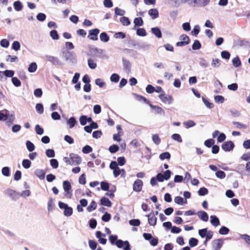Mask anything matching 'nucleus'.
I'll return each instance as SVG.
<instances>
[{"label": "nucleus", "mask_w": 250, "mask_h": 250, "mask_svg": "<svg viewBox=\"0 0 250 250\" xmlns=\"http://www.w3.org/2000/svg\"><path fill=\"white\" fill-rule=\"evenodd\" d=\"M119 248H123V250H130V246L128 241H123L119 239L116 242L115 244Z\"/></svg>", "instance_id": "1"}, {"label": "nucleus", "mask_w": 250, "mask_h": 250, "mask_svg": "<svg viewBox=\"0 0 250 250\" xmlns=\"http://www.w3.org/2000/svg\"><path fill=\"white\" fill-rule=\"evenodd\" d=\"M159 98L165 104H170L172 103L173 99L171 95H166L164 92L159 95Z\"/></svg>", "instance_id": "2"}, {"label": "nucleus", "mask_w": 250, "mask_h": 250, "mask_svg": "<svg viewBox=\"0 0 250 250\" xmlns=\"http://www.w3.org/2000/svg\"><path fill=\"white\" fill-rule=\"evenodd\" d=\"M100 33V30L98 28H95L89 30L88 35L87 37L91 40L97 41L98 40V35Z\"/></svg>", "instance_id": "3"}, {"label": "nucleus", "mask_w": 250, "mask_h": 250, "mask_svg": "<svg viewBox=\"0 0 250 250\" xmlns=\"http://www.w3.org/2000/svg\"><path fill=\"white\" fill-rule=\"evenodd\" d=\"M45 58L48 62H51L53 65H62L63 64L62 62L57 57L51 55H46Z\"/></svg>", "instance_id": "4"}, {"label": "nucleus", "mask_w": 250, "mask_h": 250, "mask_svg": "<svg viewBox=\"0 0 250 250\" xmlns=\"http://www.w3.org/2000/svg\"><path fill=\"white\" fill-rule=\"evenodd\" d=\"M221 147L224 151H230L234 148V144L232 141H229L223 143Z\"/></svg>", "instance_id": "5"}, {"label": "nucleus", "mask_w": 250, "mask_h": 250, "mask_svg": "<svg viewBox=\"0 0 250 250\" xmlns=\"http://www.w3.org/2000/svg\"><path fill=\"white\" fill-rule=\"evenodd\" d=\"M69 156L71 159V165H78L81 163V158L78 155L70 153Z\"/></svg>", "instance_id": "6"}, {"label": "nucleus", "mask_w": 250, "mask_h": 250, "mask_svg": "<svg viewBox=\"0 0 250 250\" xmlns=\"http://www.w3.org/2000/svg\"><path fill=\"white\" fill-rule=\"evenodd\" d=\"M62 187L65 192V196L70 197L72 194L70 192L71 186L70 182L68 181H64L63 182Z\"/></svg>", "instance_id": "7"}, {"label": "nucleus", "mask_w": 250, "mask_h": 250, "mask_svg": "<svg viewBox=\"0 0 250 250\" xmlns=\"http://www.w3.org/2000/svg\"><path fill=\"white\" fill-rule=\"evenodd\" d=\"M91 50L94 53V55L97 57L104 58L105 56V50L103 49L94 48Z\"/></svg>", "instance_id": "8"}, {"label": "nucleus", "mask_w": 250, "mask_h": 250, "mask_svg": "<svg viewBox=\"0 0 250 250\" xmlns=\"http://www.w3.org/2000/svg\"><path fill=\"white\" fill-rule=\"evenodd\" d=\"M143 182L140 179L135 180L133 185V189L136 192H140L141 191L143 187Z\"/></svg>", "instance_id": "9"}, {"label": "nucleus", "mask_w": 250, "mask_h": 250, "mask_svg": "<svg viewBox=\"0 0 250 250\" xmlns=\"http://www.w3.org/2000/svg\"><path fill=\"white\" fill-rule=\"evenodd\" d=\"M5 194L11 197L13 200H17L19 197V193L11 188H8L5 191Z\"/></svg>", "instance_id": "10"}, {"label": "nucleus", "mask_w": 250, "mask_h": 250, "mask_svg": "<svg viewBox=\"0 0 250 250\" xmlns=\"http://www.w3.org/2000/svg\"><path fill=\"white\" fill-rule=\"evenodd\" d=\"M148 218V223L150 226H155L157 223V218L155 216L153 212H151L148 215H146Z\"/></svg>", "instance_id": "11"}, {"label": "nucleus", "mask_w": 250, "mask_h": 250, "mask_svg": "<svg viewBox=\"0 0 250 250\" xmlns=\"http://www.w3.org/2000/svg\"><path fill=\"white\" fill-rule=\"evenodd\" d=\"M213 248L214 250H219L223 246V240L222 239H218L213 241Z\"/></svg>", "instance_id": "12"}, {"label": "nucleus", "mask_w": 250, "mask_h": 250, "mask_svg": "<svg viewBox=\"0 0 250 250\" xmlns=\"http://www.w3.org/2000/svg\"><path fill=\"white\" fill-rule=\"evenodd\" d=\"M96 236L98 239V241L101 244L103 245L106 244L107 240L104 238H102V237H105V234L102 233L100 231H97L96 232Z\"/></svg>", "instance_id": "13"}, {"label": "nucleus", "mask_w": 250, "mask_h": 250, "mask_svg": "<svg viewBox=\"0 0 250 250\" xmlns=\"http://www.w3.org/2000/svg\"><path fill=\"white\" fill-rule=\"evenodd\" d=\"M123 64L124 70L129 73L131 70V63L130 62L125 58H123Z\"/></svg>", "instance_id": "14"}, {"label": "nucleus", "mask_w": 250, "mask_h": 250, "mask_svg": "<svg viewBox=\"0 0 250 250\" xmlns=\"http://www.w3.org/2000/svg\"><path fill=\"white\" fill-rule=\"evenodd\" d=\"M45 171L41 169H37L34 171L35 175L41 180L45 178Z\"/></svg>", "instance_id": "15"}, {"label": "nucleus", "mask_w": 250, "mask_h": 250, "mask_svg": "<svg viewBox=\"0 0 250 250\" xmlns=\"http://www.w3.org/2000/svg\"><path fill=\"white\" fill-rule=\"evenodd\" d=\"M199 218L204 222H207L208 220V216L207 213L204 211H199L197 212Z\"/></svg>", "instance_id": "16"}, {"label": "nucleus", "mask_w": 250, "mask_h": 250, "mask_svg": "<svg viewBox=\"0 0 250 250\" xmlns=\"http://www.w3.org/2000/svg\"><path fill=\"white\" fill-rule=\"evenodd\" d=\"M148 14L152 19H155L159 16V12L157 9L152 8L149 10Z\"/></svg>", "instance_id": "17"}, {"label": "nucleus", "mask_w": 250, "mask_h": 250, "mask_svg": "<svg viewBox=\"0 0 250 250\" xmlns=\"http://www.w3.org/2000/svg\"><path fill=\"white\" fill-rule=\"evenodd\" d=\"M210 223L213 226L216 227L220 225V223L219 218L215 215H211L210 217Z\"/></svg>", "instance_id": "18"}, {"label": "nucleus", "mask_w": 250, "mask_h": 250, "mask_svg": "<svg viewBox=\"0 0 250 250\" xmlns=\"http://www.w3.org/2000/svg\"><path fill=\"white\" fill-rule=\"evenodd\" d=\"M14 75V71L11 70H6L4 71H0V77H2V75H4L6 77L12 78Z\"/></svg>", "instance_id": "19"}, {"label": "nucleus", "mask_w": 250, "mask_h": 250, "mask_svg": "<svg viewBox=\"0 0 250 250\" xmlns=\"http://www.w3.org/2000/svg\"><path fill=\"white\" fill-rule=\"evenodd\" d=\"M149 105L151 108L154 109L157 113L162 114L163 115H165V111L161 107L156 105H154L151 104H150Z\"/></svg>", "instance_id": "20"}, {"label": "nucleus", "mask_w": 250, "mask_h": 250, "mask_svg": "<svg viewBox=\"0 0 250 250\" xmlns=\"http://www.w3.org/2000/svg\"><path fill=\"white\" fill-rule=\"evenodd\" d=\"M133 95L138 101L140 102H144V103H146L148 105H149V104H150V101L144 96L138 95L136 93H133Z\"/></svg>", "instance_id": "21"}, {"label": "nucleus", "mask_w": 250, "mask_h": 250, "mask_svg": "<svg viewBox=\"0 0 250 250\" xmlns=\"http://www.w3.org/2000/svg\"><path fill=\"white\" fill-rule=\"evenodd\" d=\"M101 204L104 206L107 207H110L111 206V202L109 200L108 198L104 197L101 199Z\"/></svg>", "instance_id": "22"}, {"label": "nucleus", "mask_w": 250, "mask_h": 250, "mask_svg": "<svg viewBox=\"0 0 250 250\" xmlns=\"http://www.w3.org/2000/svg\"><path fill=\"white\" fill-rule=\"evenodd\" d=\"M64 58L66 61H69L73 62V56L72 52L67 51L66 52L63 53Z\"/></svg>", "instance_id": "23"}, {"label": "nucleus", "mask_w": 250, "mask_h": 250, "mask_svg": "<svg viewBox=\"0 0 250 250\" xmlns=\"http://www.w3.org/2000/svg\"><path fill=\"white\" fill-rule=\"evenodd\" d=\"M152 33L158 38L162 37V32L159 27H153L151 29Z\"/></svg>", "instance_id": "24"}, {"label": "nucleus", "mask_w": 250, "mask_h": 250, "mask_svg": "<svg viewBox=\"0 0 250 250\" xmlns=\"http://www.w3.org/2000/svg\"><path fill=\"white\" fill-rule=\"evenodd\" d=\"M100 40L104 42H106L109 40V37L106 32H102L100 35Z\"/></svg>", "instance_id": "25"}, {"label": "nucleus", "mask_w": 250, "mask_h": 250, "mask_svg": "<svg viewBox=\"0 0 250 250\" xmlns=\"http://www.w3.org/2000/svg\"><path fill=\"white\" fill-rule=\"evenodd\" d=\"M174 202L180 205H183L184 204H186L187 203V200H184L181 196H176L174 198Z\"/></svg>", "instance_id": "26"}, {"label": "nucleus", "mask_w": 250, "mask_h": 250, "mask_svg": "<svg viewBox=\"0 0 250 250\" xmlns=\"http://www.w3.org/2000/svg\"><path fill=\"white\" fill-rule=\"evenodd\" d=\"M13 6L15 10L20 11L22 10L23 6L20 1H16L13 3Z\"/></svg>", "instance_id": "27"}, {"label": "nucleus", "mask_w": 250, "mask_h": 250, "mask_svg": "<svg viewBox=\"0 0 250 250\" xmlns=\"http://www.w3.org/2000/svg\"><path fill=\"white\" fill-rule=\"evenodd\" d=\"M96 208L97 203L95 201H92L90 205L87 207L86 210L88 212H90L96 209Z\"/></svg>", "instance_id": "28"}, {"label": "nucleus", "mask_w": 250, "mask_h": 250, "mask_svg": "<svg viewBox=\"0 0 250 250\" xmlns=\"http://www.w3.org/2000/svg\"><path fill=\"white\" fill-rule=\"evenodd\" d=\"M87 64L89 67L91 69H94L97 67V63L95 62L94 60L91 58L88 59Z\"/></svg>", "instance_id": "29"}, {"label": "nucleus", "mask_w": 250, "mask_h": 250, "mask_svg": "<svg viewBox=\"0 0 250 250\" xmlns=\"http://www.w3.org/2000/svg\"><path fill=\"white\" fill-rule=\"evenodd\" d=\"M76 123V120L74 117H70L67 121V124L69 125L70 128H73L75 126Z\"/></svg>", "instance_id": "30"}, {"label": "nucleus", "mask_w": 250, "mask_h": 250, "mask_svg": "<svg viewBox=\"0 0 250 250\" xmlns=\"http://www.w3.org/2000/svg\"><path fill=\"white\" fill-rule=\"evenodd\" d=\"M232 62L234 66L238 67L241 65V62L238 56H236L232 60Z\"/></svg>", "instance_id": "31"}, {"label": "nucleus", "mask_w": 250, "mask_h": 250, "mask_svg": "<svg viewBox=\"0 0 250 250\" xmlns=\"http://www.w3.org/2000/svg\"><path fill=\"white\" fill-rule=\"evenodd\" d=\"M202 101L205 104V105L208 108L211 109L214 107V104L213 103H210L208 101V99L205 98L204 97H202Z\"/></svg>", "instance_id": "32"}, {"label": "nucleus", "mask_w": 250, "mask_h": 250, "mask_svg": "<svg viewBox=\"0 0 250 250\" xmlns=\"http://www.w3.org/2000/svg\"><path fill=\"white\" fill-rule=\"evenodd\" d=\"M37 69V65L36 62H32L30 64L28 71L30 73H33L36 71Z\"/></svg>", "instance_id": "33"}, {"label": "nucleus", "mask_w": 250, "mask_h": 250, "mask_svg": "<svg viewBox=\"0 0 250 250\" xmlns=\"http://www.w3.org/2000/svg\"><path fill=\"white\" fill-rule=\"evenodd\" d=\"M170 154L168 152H163L159 155V158L161 160H164L166 159L169 160L170 158Z\"/></svg>", "instance_id": "34"}, {"label": "nucleus", "mask_w": 250, "mask_h": 250, "mask_svg": "<svg viewBox=\"0 0 250 250\" xmlns=\"http://www.w3.org/2000/svg\"><path fill=\"white\" fill-rule=\"evenodd\" d=\"M26 146L27 150L29 152H32L35 148L34 145L30 141H27L26 142Z\"/></svg>", "instance_id": "35"}, {"label": "nucleus", "mask_w": 250, "mask_h": 250, "mask_svg": "<svg viewBox=\"0 0 250 250\" xmlns=\"http://www.w3.org/2000/svg\"><path fill=\"white\" fill-rule=\"evenodd\" d=\"M201 48V44L198 40H195L192 45V48L194 50H199Z\"/></svg>", "instance_id": "36"}, {"label": "nucleus", "mask_w": 250, "mask_h": 250, "mask_svg": "<svg viewBox=\"0 0 250 250\" xmlns=\"http://www.w3.org/2000/svg\"><path fill=\"white\" fill-rule=\"evenodd\" d=\"M73 213V209L72 208L67 207L64 209L63 214L65 216H70Z\"/></svg>", "instance_id": "37"}, {"label": "nucleus", "mask_w": 250, "mask_h": 250, "mask_svg": "<svg viewBox=\"0 0 250 250\" xmlns=\"http://www.w3.org/2000/svg\"><path fill=\"white\" fill-rule=\"evenodd\" d=\"M136 34L139 36L145 37L146 35V33L144 28H140L137 29Z\"/></svg>", "instance_id": "38"}, {"label": "nucleus", "mask_w": 250, "mask_h": 250, "mask_svg": "<svg viewBox=\"0 0 250 250\" xmlns=\"http://www.w3.org/2000/svg\"><path fill=\"white\" fill-rule=\"evenodd\" d=\"M229 231V228L225 226H222L219 230V233L221 235H226Z\"/></svg>", "instance_id": "39"}, {"label": "nucleus", "mask_w": 250, "mask_h": 250, "mask_svg": "<svg viewBox=\"0 0 250 250\" xmlns=\"http://www.w3.org/2000/svg\"><path fill=\"white\" fill-rule=\"evenodd\" d=\"M199 63L200 65L203 68H207L208 66V62L203 58H199Z\"/></svg>", "instance_id": "40"}, {"label": "nucleus", "mask_w": 250, "mask_h": 250, "mask_svg": "<svg viewBox=\"0 0 250 250\" xmlns=\"http://www.w3.org/2000/svg\"><path fill=\"white\" fill-rule=\"evenodd\" d=\"M31 162L28 159H24L22 161V165L25 169H28L30 167Z\"/></svg>", "instance_id": "41"}, {"label": "nucleus", "mask_w": 250, "mask_h": 250, "mask_svg": "<svg viewBox=\"0 0 250 250\" xmlns=\"http://www.w3.org/2000/svg\"><path fill=\"white\" fill-rule=\"evenodd\" d=\"M143 20L141 17L136 18L134 20V23L135 26H142L143 25Z\"/></svg>", "instance_id": "42"}, {"label": "nucleus", "mask_w": 250, "mask_h": 250, "mask_svg": "<svg viewBox=\"0 0 250 250\" xmlns=\"http://www.w3.org/2000/svg\"><path fill=\"white\" fill-rule=\"evenodd\" d=\"M120 76L116 73L112 74L110 78V80L112 82L117 83L120 80Z\"/></svg>", "instance_id": "43"}, {"label": "nucleus", "mask_w": 250, "mask_h": 250, "mask_svg": "<svg viewBox=\"0 0 250 250\" xmlns=\"http://www.w3.org/2000/svg\"><path fill=\"white\" fill-rule=\"evenodd\" d=\"M120 22L123 25L127 26L130 24V21L127 17H123L120 19Z\"/></svg>", "instance_id": "44"}, {"label": "nucleus", "mask_w": 250, "mask_h": 250, "mask_svg": "<svg viewBox=\"0 0 250 250\" xmlns=\"http://www.w3.org/2000/svg\"><path fill=\"white\" fill-rule=\"evenodd\" d=\"M50 36L53 40H57L59 39L58 32L56 30H52L50 32Z\"/></svg>", "instance_id": "45"}, {"label": "nucleus", "mask_w": 250, "mask_h": 250, "mask_svg": "<svg viewBox=\"0 0 250 250\" xmlns=\"http://www.w3.org/2000/svg\"><path fill=\"white\" fill-rule=\"evenodd\" d=\"M119 149V147L117 145H113L109 146V151L111 153H115Z\"/></svg>", "instance_id": "46"}, {"label": "nucleus", "mask_w": 250, "mask_h": 250, "mask_svg": "<svg viewBox=\"0 0 250 250\" xmlns=\"http://www.w3.org/2000/svg\"><path fill=\"white\" fill-rule=\"evenodd\" d=\"M122 171H123V173L124 175L125 174V172L124 169H120L119 167L118 168L116 169H115L113 171V175L116 178L120 174L122 173Z\"/></svg>", "instance_id": "47"}, {"label": "nucleus", "mask_w": 250, "mask_h": 250, "mask_svg": "<svg viewBox=\"0 0 250 250\" xmlns=\"http://www.w3.org/2000/svg\"><path fill=\"white\" fill-rule=\"evenodd\" d=\"M184 125L188 128L195 125V122L192 120H188L183 123Z\"/></svg>", "instance_id": "48"}, {"label": "nucleus", "mask_w": 250, "mask_h": 250, "mask_svg": "<svg viewBox=\"0 0 250 250\" xmlns=\"http://www.w3.org/2000/svg\"><path fill=\"white\" fill-rule=\"evenodd\" d=\"M187 2L189 5L196 7L198 6V4L200 2V0H187Z\"/></svg>", "instance_id": "49"}, {"label": "nucleus", "mask_w": 250, "mask_h": 250, "mask_svg": "<svg viewBox=\"0 0 250 250\" xmlns=\"http://www.w3.org/2000/svg\"><path fill=\"white\" fill-rule=\"evenodd\" d=\"M215 143V141L213 139H209L206 140L204 142V145L207 147H210L212 146Z\"/></svg>", "instance_id": "50"}, {"label": "nucleus", "mask_w": 250, "mask_h": 250, "mask_svg": "<svg viewBox=\"0 0 250 250\" xmlns=\"http://www.w3.org/2000/svg\"><path fill=\"white\" fill-rule=\"evenodd\" d=\"M35 130L38 135H41L43 134L44 130L43 128L41 127L40 125H35Z\"/></svg>", "instance_id": "51"}, {"label": "nucleus", "mask_w": 250, "mask_h": 250, "mask_svg": "<svg viewBox=\"0 0 250 250\" xmlns=\"http://www.w3.org/2000/svg\"><path fill=\"white\" fill-rule=\"evenodd\" d=\"M50 164L52 168L56 169L58 167L59 163L57 159H52L50 160Z\"/></svg>", "instance_id": "52"}, {"label": "nucleus", "mask_w": 250, "mask_h": 250, "mask_svg": "<svg viewBox=\"0 0 250 250\" xmlns=\"http://www.w3.org/2000/svg\"><path fill=\"white\" fill-rule=\"evenodd\" d=\"M46 155L49 158H53L55 156V153L53 149H48L45 151Z\"/></svg>", "instance_id": "53"}, {"label": "nucleus", "mask_w": 250, "mask_h": 250, "mask_svg": "<svg viewBox=\"0 0 250 250\" xmlns=\"http://www.w3.org/2000/svg\"><path fill=\"white\" fill-rule=\"evenodd\" d=\"M198 243V240L196 238H191L189 240V245L191 247H194L197 245Z\"/></svg>", "instance_id": "54"}, {"label": "nucleus", "mask_w": 250, "mask_h": 250, "mask_svg": "<svg viewBox=\"0 0 250 250\" xmlns=\"http://www.w3.org/2000/svg\"><path fill=\"white\" fill-rule=\"evenodd\" d=\"M152 139L156 145H159L161 142V139L158 134H154L152 136Z\"/></svg>", "instance_id": "55"}, {"label": "nucleus", "mask_w": 250, "mask_h": 250, "mask_svg": "<svg viewBox=\"0 0 250 250\" xmlns=\"http://www.w3.org/2000/svg\"><path fill=\"white\" fill-rule=\"evenodd\" d=\"M126 37V35L125 33L122 32H116L114 35V37L116 39H123L125 38Z\"/></svg>", "instance_id": "56"}, {"label": "nucleus", "mask_w": 250, "mask_h": 250, "mask_svg": "<svg viewBox=\"0 0 250 250\" xmlns=\"http://www.w3.org/2000/svg\"><path fill=\"white\" fill-rule=\"evenodd\" d=\"M36 110L40 114H42L43 112V106L42 104L38 103L36 105Z\"/></svg>", "instance_id": "57"}, {"label": "nucleus", "mask_w": 250, "mask_h": 250, "mask_svg": "<svg viewBox=\"0 0 250 250\" xmlns=\"http://www.w3.org/2000/svg\"><path fill=\"white\" fill-rule=\"evenodd\" d=\"M12 83L16 87H19L21 85V81L18 79L17 77H12Z\"/></svg>", "instance_id": "58"}, {"label": "nucleus", "mask_w": 250, "mask_h": 250, "mask_svg": "<svg viewBox=\"0 0 250 250\" xmlns=\"http://www.w3.org/2000/svg\"><path fill=\"white\" fill-rule=\"evenodd\" d=\"M2 174L6 177L10 176V168L8 167H4L1 170Z\"/></svg>", "instance_id": "59"}, {"label": "nucleus", "mask_w": 250, "mask_h": 250, "mask_svg": "<svg viewBox=\"0 0 250 250\" xmlns=\"http://www.w3.org/2000/svg\"><path fill=\"white\" fill-rule=\"evenodd\" d=\"M240 237L243 239L246 243H247L249 245H250V236L247 234H240Z\"/></svg>", "instance_id": "60"}, {"label": "nucleus", "mask_w": 250, "mask_h": 250, "mask_svg": "<svg viewBox=\"0 0 250 250\" xmlns=\"http://www.w3.org/2000/svg\"><path fill=\"white\" fill-rule=\"evenodd\" d=\"M92 151V148L86 145L82 148V152L84 154H88Z\"/></svg>", "instance_id": "61"}, {"label": "nucleus", "mask_w": 250, "mask_h": 250, "mask_svg": "<svg viewBox=\"0 0 250 250\" xmlns=\"http://www.w3.org/2000/svg\"><path fill=\"white\" fill-rule=\"evenodd\" d=\"M216 176L220 179H224L226 177V173L222 170H218L215 173Z\"/></svg>", "instance_id": "62"}, {"label": "nucleus", "mask_w": 250, "mask_h": 250, "mask_svg": "<svg viewBox=\"0 0 250 250\" xmlns=\"http://www.w3.org/2000/svg\"><path fill=\"white\" fill-rule=\"evenodd\" d=\"M21 47V44L18 41H14L12 45V48L15 51H18Z\"/></svg>", "instance_id": "63"}, {"label": "nucleus", "mask_w": 250, "mask_h": 250, "mask_svg": "<svg viewBox=\"0 0 250 250\" xmlns=\"http://www.w3.org/2000/svg\"><path fill=\"white\" fill-rule=\"evenodd\" d=\"M198 193L200 196H204L208 194V190L206 188H204V187L201 188L199 189Z\"/></svg>", "instance_id": "64"}]
</instances>
